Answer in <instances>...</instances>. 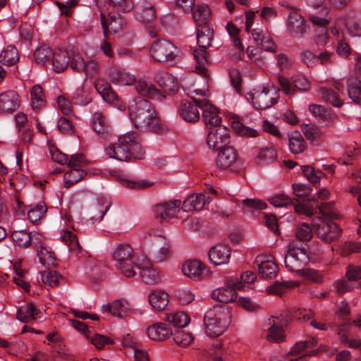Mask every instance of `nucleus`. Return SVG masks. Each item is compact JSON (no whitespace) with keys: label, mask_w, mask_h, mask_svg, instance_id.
I'll return each mask as SVG.
<instances>
[{"label":"nucleus","mask_w":361,"mask_h":361,"mask_svg":"<svg viewBox=\"0 0 361 361\" xmlns=\"http://www.w3.org/2000/svg\"><path fill=\"white\" fill-rule=\"evenodd\" d=\"M40 315L41 311L31 302L20 307L17 312V318L25 323L40 318Z\"/></svg>","instance_id":"obj_28"},{"label":"nucleus","mask_w":361,"mask_h":361,"mask_svg":"<svg viewBox=\"0 0 361 361\" xmlns=\"http://www.w3.org/2000/svg\"><path fill=\"white\" fill-rule=\"evenodd\" d=\"M47 211V206L44 202H39L27 212V217L32 224L37 223Z\"/></svg>","instance_id":"obj_45"},{"label":"nucleus","mask_w":361,"mask_h":361,"mask_svg":"<svg viewBox=\"0 0 361 361\" xmlns=\"http://www.w3.org/2000/svg\"><path fill=\"white\" fill-rule=\"evenodd\" d=\"M51 59L54 71L56 73L63 72L68 66L69 54L66 50L61 49L56 50L53 52Z\"/></svg>","instance_id":"obj_30"},{"label":"nucleus","mask_w":361,"mask_h":361,"mask_svg":"<svg viewBox=\"0 0 361 361\" xmlns=\"http://www.w3.org/2000/svg\"><path fill=\"white\" fill-rule=\"evenodd\" d=\"M176 298L182 305H187L195 300L194 293L188 288H180L176 291Z\"/></svg>","instance_id":"obj_57"},{"label":"nucleus","mask_w":361,"mask_h":361,"mask_svg":"<svg viewBox=\"0 0 361 361\" xmlns=\"http://www.w3.org/2000/svg\"><path fill=\"white\" fill-rule=\"evenodd\" d=\"M19 60L18 51L13 45H8L0 54V63L7 66L15 65Z\"/></svg>","instance_id":"obj_41"},{"label":"nucleus","mask_w":361,"mask_h":361,"mask_svg":"<svg viewBox=\"0 0 361 361\" xmlns=\"http://www.w3.org/2000/svg\"><path fill=\"white\" fill-rule=\"evenodd\" d=\"M20 97L13 90H7L0 94V114H11L19 109Z\"/></svg>","instance_id":"obj_14"},{"label":"nucleus","mask_w":361,"mask_h":361,"mask_svg":"<svg viewBox=\"0 0 361 361\" xmlns=\"http://www.w3.org/2000/svg\"><path fill=\"white\" fill-rule=\"evenodd\" d=\"M180 204L181 201L179 200L157 204L153 209L154 216L161 220L172 218L179 212Z\"/></svg>","instance_id":"obj_19"},{"label":"nucleus","mask_w":361,"mask_h":361,"mask_svg":"<svg viewBox=\"0 0 361 361\" xmlns=\"http://www.w3.org/2000/svg\"><path fill=\"white\" fill-rule=\"evenodd\" d=\"M310 20L314 25L326 28L330 21L329 9L322 8L318 13L311 14Z\"/></svg>","instance_id":"obj_47"},{"label":"nucleus","mask_w":361,"mask_h":361,"mask_svg":"<svg viewBox=\"0 0 361 361\" xmlns=\"http://www.w3.org/2000/svg\"><path fill=\"white\" fill-rule=\"evenodd\" d=\"M82 72L85 73L86 78L94 80V86L105 101L113 102L117 99V94L112 90L111 85L104 79L98 78L100 73V66L97 61L94 59L87 61Z\"/></svg>","instance_id":"obj_5"},{"label":"nucleus","mask_w":361,"mask_h":361,"mask_svg":"<svg viewBox=\"0 0 361 361\" xmlns=\"http://www.w3.org/2000/svg\"><path fill=\"white\" fill-rule=\"evenodd\" d=\"M317 343V341L314 338H312L309 341L298 342L292 348L290 355H298L303 353L305 350L314 347Z\"/></svg>","instance_id":"obj_58"},{"label":"nucleus","mask_w":361,"mask_h":361,"mask_svg":"<svg viewBox=\"0 0 361 361\" xmlns=\"http://www.w3.org/2000/svg\"><path fill=\"white\" fill-rule=\"evenodd\" d=\"M334 287L336 293L341 295L347 292L351 291L354 288L352 281H348L345 276L334 283Z\"/></svg>","instance_id":"obj_62"},{"label":"nucleus","mask_w":361,"mask_h":361,"mask_svg":"<svg viewBox=\"0 0 361 361\" xmlns=\"http://www.w3.org/2000/svg\"><path fill=\"white\" fill-rule=\"evenodd\" d=\"M231 309L225 305H216L209 310L204 322L206 334L210 337H216L224 334L231 322Z\"/></svg>","instance_id":"obj_3"},{"label":"nucleus","mask_w":361,"mask_h":361,"mask_svg":"<svg viewBox=\"0 0 361 361\" xmlns=\"http://www.w3.org/2000/svg\"><path fill=\"white\" fill-rule=\"evenodd\" d=\"M109 78L114 85H131L135 82V76L124 68L113 67L109 70Z\"/></svg>","instance_id":"obj_20"},{"label":"nucleus","mask_w":361,"mask_h":361,"mask_svg":"<svg viewBox=\"0 0 361 361\" xmlns=\"http://www.w3.org/2000/svg\"><path fill=\"white\" fill-rule=\"evenodd\" d=\"M231 126L235 133L241 136L255 137L259 135L257 130L245 126L239 121H233Z\"/></svg>","instance_id":"obj_49"},{"label":"nucleus","mask_w":361,"mask_h":361,"mask_svg":"<svg viewBox=\"0 0 361 361\" xmlns=\"http://www.w3.org/2000/svg\"><path fill=\"white\" fill-rule=\"evenodd\" d=\"M136 17L142 22H152L156 17L154 6L149 1H143L142 4L137 6Z\"/></svg>","instance_id":"obj_31"},{"label":"nucleus","mask_w":361,"mask_h":361,"mask_svg":"<svg viewBox=\"0 0 361 361\" xmlns=\"http://www.w3.org/2000/svg\"><path fill=\"white\" fill-rule=\"evenodd\" d=\"M278 99L276 90L264 87L254 89L247 94V99L257 109H268L276 104Z\"/></svg>","instance_id":"obj_7"},{"label":"nucleus","mask_w":361,"mask_h":361,"mask_svg":"<svg viewBox=\"0 0 361 361\" xmlns=\"http://www.w3.org/2000/svg\"><path fill=\"white\" fill-rule=\"evenodd\" d=\"M288 146L293 154L302 153L306 149V143L301 134L298 132L292 133L288 135Z\"/></svg>","instance_id":"obj_37"},{"label":"nucleus","mask_w":361,"mask_h":361,"mask_svg":"<svg viewBox=\"0 0 361 361\" xmlns=\"http://www.w3.org/2000/svg\"><path fill=\"white\" fill-rule=\"evenodd\" d=\"M41 277L43 283L51 287L57 286L61 279V276L55 271H44L42 272Z\"/></svg>","instance_id":"obj_59"},{"label":"nucleus","mask_w":361,"mask_h":361,"mask_svg":"<svg viewBox=\"0 0 361 361\" xmlns=\"http://www.w3.org/2000/svg\"><path fill=\"white\" fill-rule=\"evenodd\" d=\"M319 92L322 98L333 106L336 107H341L343 105V101L333 90L321 87L319 89Z\"/></svg>","instance_id":"obj_52"},{"label":"nucleus","mask_w":361,"mask_h":361,"mask_svg":"<svg viewBox=\"0 0 361 361\" xmlns=\"http://www.w3.org/2000/svg\"><path fill=\"white\" fill-rule=\"evenodd\" d=\"M213 30L209 25L197 27V42L200 48L207 49L211 46Z\"/></svg>","instance_id":"obj_34"},{"label":"nucleus","mask_w":361,"mask_h":361,"mask_svg":"<svg viewBox=\"0 0 361 361\" xmlns=\"http://www.w3.org/2000/svg\"><path fill=\"white\" fill-rule=\"evenodd\" d=\"M87 173L85 169L81 168H69L63 176L64 186L69 188L75 183L82 180Z\"/></svg>","instance_id":"obj_38"},{"label":"nucleus","mask_w":361,"mask_h":361,"mask_svg":"<svg viewBox=\"0 0 361 361\" xmlns=\"http://www.w3.org/2000/svg\"><path fill=\"white\" fill-rule=\"evenodd\" d=\"M195 93V95L203 97L205 94V91L203 90L195 89L191 92H188V94L191 97L195 103H197L198 107L202 111V116L204 123L209 128H213L218 126H221V117L219 116L218 109L214 106L210 102L205 99L196 98L195 95L192 94Z\"/></svg>","instance_id":"obj_6"},{"label":"nucleus","mask_w":361,"mask_h":361,"mask_svg":"<svg viewBox=\"0 0 361 361\" xmlns=\"http://www.w3.org/2000/svg\"><path fill=\"white\" fill-rule=\"evenodd\" d=\"M193 55L197 63L195 66V72L202 77H208V70L206 66L208 64L209 61L206 49L200 48L195 49L193 51Z\"/></svg>","instance_id":"obj_32"},{"label":"nucleus","mask_w":361,"mask_h":361,"mask_svg":"<svg viewBox=\"0 0 361 361\" xmlns=\"http://www.w3.org/2000/svg\"><path fill=\"white\" fill-rule=\"evenodd\" d=\"M192 18L196 23V25L202 26L203 25H208L207 21L210 16V9L206 4H197L192 10Z\"/></svg>","instance_id":"obj_40"},{"label":"nucleus","mask_w":361,"mask_h":361,"mask_svg":"<svg viewBox=\"0 0 361 361\" xmlns=\"http://www.w3.org/2000/svg\"><path fill=\"white\" fill-rule=\"evenodd\" d=\"M208 255L211 262L214 265H222L229 262L231 250L226 245H218L212 247Z\"/></svg>","instance_id":"obj_24"},{"label":"nucleus","mask_w":361,"mask_h":361,"mask_svg":"<svg viewBox=\"0 0 361 361\" xmlns=\"http://www.w3.org/2000/svg\"><path fill=\"white\" fill-rule=\"evenodd\" d=\"M140 278L142 281L149 285H154L161 281V276L159 271L152 267V266L147 263L145 267H140Z\"/></svg>","instance_id":"obj_35"},{"label":"nucleus","mask_w":361,"mask_h":361,"mask_svg":"<svg viewBox=\"0 0 361 361\" xmlns=\"http://www.w3.org/2000/svg\"><path fill=\"white\" fill-rule=\"evenodd\" d=\"M111 204L109 202H104L103 204H97L94 208L92 211V216H91V219L93 223L100 222L108 209H109Z\"/></svg>","instance_id":"obj_60"},{"label":"nucleus","mask_w":361,"mask_h":361,"mask_svg":"<svg viewBox=\"0 0 361 361\" xmlns=\"http://www.w3.org/2000/svg\"><path fill=\"white\" fill-rule=\"evenodd\" d=\"M197 107V103L193 104L188 101L183 100L178 109L179 114L187 122H196L200 119Z\"/></svg>","instance_id":"obj_25"},{"label":"nucleus","mask_w":361,"mask_h":361,"mask_svg":"<svg viewBox=\"0 0 361 361\" xmlns=\"http://www.w3.org/2000/svg\"><path fill=\"white\" fill-rule=\"evenodd\" d=\"M173 338L175 343L183 347L189 345L193 341L192 335L183 330H178L173 334Z\"/></svg>","instance_id":"obj_54"},{"label":"nucleus","mask_w":361,"mask_h":361,"mask_svg":"<svg viewBox=\"0 0 361 361\" xmlns=\"http://www.w3.org/2000/svg\"><path fill=\"white\" fill-rule=\"evenodd\" d=\"M241 283L234 284V287L226 286L215 289L212 294V298L221 302L228 303L232 302L237 298L235 289L243 288Z\"/></svg>","instance_id":"obj_21"},{"label":"nucleus","mask_w":361,"mask_h":361,"mask_svg":"<svg viewBox=\"0 0 361 361\" xmlns=\"http://www.w3.org/2000/svg\"><path fill=\"white\" fill-rule=\"evenodd\" d=\"M104 312H110L112 315L118 317H123L127 315L130 310V305L127 300L119 299L102 306Z\"/></svg>","instance_id":"obj_26"},{"label":"nucleus","mask_w":361,"mask_h":361,"mask_svg":"<svg viewBox=\"0 0 361 361\" xmlns=\"http://www.w3.org/2000/svg\"><path fill=\"white\" fill-rule=\"evenodd\" d=\"M157 82L166 92H173L177 91L178 88L176 79L169 73H164L161 76Z\"/></svg>","instance_id":"obj_48"},{"label":"nucleus","mask_w":361,"mask_h":361,"mask_svg":"<svg viewBox=\"0 0 361 361\" xmlns=\"http://www.w3.org/2000/svg\"><path fill=\"white\" fill-rule=\"evenodd\" d=\"M317 235L326 243H331L338 239L342 233L341 228L333 221H326L319 219L318 223L314 224Z\"/></svg>","instance_id":"obj_11"},{"label":"nucleus","mask_w":361,"mask_h":361,"mask_svg":"<svg viewBox=\"0 0 361 361\" xmlns=\"http://www.w3.org/2000/svg\"><path fill=\"white\" fill-rule=\"evenodd\" d=\"M91 126L97 133L100 135L107 134L110 130V125L106 118L100 111H97L92 115Z\"/></svg>","instance_id":"obj_33"},{"label":"nucleus","mask_w":361,"mask_h":361,"mask_svg":"<svg viewBox=\"0 0 361 361\" xmlns=\"http://www.w3.org/2000/svg\"><path fill=\"white\" fill-rule=\"evenodd\" d=\"M295 235L300 240H310L312 238V228L309 224H302L298 228Z\"/></svg>","instance_id":"obj_64"},{"label":"nucleus","mask_w":361,"mask_h":361,"mask_svg":"<svg viewBox=\"0 0 361 361\" xmlns=\"http://www.w3.org/2000/svg\"><path fill=\"white\" fill-rule=\"evenodd\" d=\"M238 160L237 151L232 147H224L218 152L216 167L220 171L231 169Z\"/></svg>","instance_id":"obj_15"},{"label":"nucleus","mask_w":361,"mask_h":361,"mask_svg":"<svg viewBox=\"0 0 361 361\" xmlns=\"http://www.w3.org/2000/svg\"><path fill=\"white\" fill-rule=\"evenodd\" d=\"M207 200L202 193L192 194L184 200L182 208L185 212L200 211Z\"/></svg>","instance_id":"obj_27"},{"label":"nucleus","mask_w":361,"mask_h":361,"mask_svg":"<svg viewBox=\"0 0 361 361\" xmlns=\"http://www.w3.org/2000/svg\"><path fill=\"white\" fill-rule=\"evenodd\" d=\"M299 274L305 279L314 283H322L324 281V276L322 273L318 270L303 269Z\"/></svg>","instance_id":"obj_56"},{"label":"nucleus","mask_w":361,"mask_h":361,"mask_svg":"<svg viewBox=\"0 0 361 361\" xmlns=\"http://www.w3.org/2000/svg\"><path fill=\"white\" fill-rule=\"evenodd\" d=\"M204 269V264L197 259L188 260L182 267V271L184 275L195 281L202 279Z\"/></svg>","instance_id":"obj_22"},{"label":"nucleus","mask_w":361,"mask_h":361,"mask_svg":"<svg viewBox=\"0 0 361 361\" xmlns=\"http://www.w3.org/2000/svg\"><path fill=\"white\" fill-rule=\"evenodd\" d=\"M166 320L173 326L180 328L187 326L190 322L188 315L183 312L169 314L166 316Z\"/></svg>","instance_id":"obj_46"},{"label":"nucleus","mask_w":361,"mask_h":361,"mask_svg":"<svg viewBox=\"0 0 361 361\" xmlns=\"http://www.w3.org/2000/svg\"><path fill=\"white\" fill-rule=\"evenodd\" d=\"M298 286V283L295 281H276L274 284L270 286L268 292L271 294L279 295L286 293L288 290Z\"/></svg>","instance_id":"obj_44"},{"label":"nucleus","mask_w":361,"mask_h":361,"mask_svg":"<svg viewBox=\"0 0 361 361\" xmlns=\"http://www.w3.org/2000/svg\"><path fill=\"white\" fill-rule=\"evenodd\" d=\"M52 54V50L49 47L43 45L35 50L34 58L37 63L46 66L50 63Z\"/></svg>","instance_id":"obj_43"},{"label":"nucleus","mask_w":361,"mask_h":361,"mask_svg":"<svg viewBox=\"0 0 361 361\" xmlns=\"http://www.w3.org/2000/svg\"><path fill=\"white\" fill-rule=\"evenodd\" d=\"M273 324L269 329L267 334V339L273 342H281L285 338L284 331L283 326L287 325L289 322L287 314H282L280 316L272 317Z\"/></svg>","instance_id":"obj_16"},{"label":"nucleus","mask_w":361,"mask_h":361,"mask_svg":"<svg viewBox=\"0 0 361 361\" xmlns=\"http://www.w3.org/2000/svg\"><path fill=\"white\" fill-rule=\"evenodd\" d=\"M100 17L104 36L106 38H108L110 33L121 35L128 27L127 20L120 15L111 16L106 18L105 15L101 13Z\"/></svg>","instance_id":"obj_12"},{"label":"nucleus","mask_w":361,"mask_h":361,"mask_svg":"<svg viewBox=\"0 0 361 361\" xmlns=\"http://www.w3.org/2000/svg\"><path fill=\"white\" fill-rule=\"evenodd\" d=\"M44 104L42 88L35 85L31 90V105L33 109L38 110Z\"/></svg>","instance_id":"obj_50"},{"label":"nucleus","mask_w":361,"mask_h":361,"mask_svg":"<svg viewBox=\"0 0 361 361\" xmlns=\"http://www.w3.org/2000/svg\"><path fill=\"white\" fill-rule=\"evenodd\" d=\"M128 111L135 127L161 134L167 131L152 104L147 99L137 97L130 101Z\"/></svg>","instance_id":"obj_1"},{"label":"nucleus","mask_w":361,"mask_h":361,"mask_svg":"<svg viewBox=\"0 0 361 361\" xmlns=\"http://www.w3.org/2000/svg\"><path fill=\"white\" fill-rule=\"evenodd\" d=\"M61 239L69 248V250L78 254L81 252L82 247L78 242L76 235L71 231L62 230Z\"/></svg>","instance_id":"obj_39"},{"label":"nucleus","mask_w":361,"mask_h":361,"mask_svg":"<svg viewBox=\"0 0 361 361\" xmlns=\"http://www.w3.org/2000/svg\"><path fill=\"white\" fill-rule=\"evenodd\" d=\"M49 149L53 161L62 165L68 163V157L59 151L55 145H49Z\"/></svg>","instance_id":"obj_63"},{"label":"nucleus","mask_w":361,"mask_h":361,"mask_svg":"<svg viewBox=\"0 0 361 361\" xmlns=\"http://www.w3.org/2000/svg\"><path fill=\"white\" fill-rule=\"evenodd\" d=\"M85 63L86 61L80 53L73 51L71 56H69L68 66L73 71L81 73Z\"/></svg>","instance_id":"obj_53"},{"label":"nucleus","mask_w":361,"mask_h":361,"mask_svg":"<svg viewBox=\"0 0 361 361\" xmlns=\"http://www.w3.org/2000/svg\"><path fill=\"white\" fill-rule=\"evenodd\" d=\"M255 264L257 267L259 274L264 279L274 278L278 272V266L273 261L271 257L267 255L257 256Z\"/></svg>","instance_id":"obj_17"},{"label":"nucleus","mask_w":361,"mask_h":361,"mask_svg":"<svg viewBox=\"0 0 361 361\" xmlns=\"http://www.w3.org/2000/svg\"><path fill=\"white\" fill-rule=\"evenodd\" d=\"M106 154L121 161L142 159L145 152L135 133H128L118 137L116 142L109 144L106 148Z\"/></svg>","instance_id":"obj_2"},{"label":"nucleus","mask_w":361,"mask_h":361,"mask_svg":"<svg viewBox=\"0 0 361 361\" xmlns=\"http://www.w3.org/2000/svg\"><path fill=\"white\" fill-rule=\"evenodd\" d=\"M37 256L41 264L47 267L56 266V259L54 254L45 247L40 246L37 249Z\"/></svg>","instance_id":"obj_42"},{"label":"nucleus","mask_w":361,"mask_h":361,"mask_svg":"<svg viewBox=\"0 0 361 361\" xmlns=\"http://www.w3.org/2000/svg\"><path fill=\"white\" fill-rule=\"evenodd\" d=\"M152 57L158 62L173 61L178 54V48L165 39L154 41L150 48Z\"/></svg>","instance_id":"obj_10"},{"label":"nucleus","mask_w":361,"mask_h":361,"mask_svg":"<svg viewBox=\"0 0 361 361\" xmlns=\"http://www.w3.org/2000/svg\"><path fill=\"white\" fill-rule=\"evenodd\" d=\"M111 256L114 262V266L126 277H132L135 275L134 269L135 255L130 245L120 243L111 250Z\"/></svg>","instance_id":"obj_4"},{"label":"nucleus","mask_w":361,"mask_h":361,"mask_svg":"<svg viewBox=\"0 0 361 361\" xmlns=\"http://www.w3.org/2000/svg\"><path fill=\"white\" fill-rule=\"evenodd\" d=\"M87 338L97 350H102L105 347V345H110L113 343L111 339L109 338L104 335L93 334L92 332L90 334V336L87 337Z\"/></svg>","instance_id":"obj_55"},{"label":"nucleus","mask_w":361,"mask_h":361,"mask_svg":"<svg viewBox=\"0 0 361 361\" xmlns=\"http://www.w3.org/2000/svg\"><path fill=\"white\" fill-rule=\"evenodd\" d=\"M148 299L154 310H162L168 305L169 295L164 290L156 289L149 293Z\"/></svg>","instance_id":"obj_29"},{"label":"nucleus","mask_w":361,"mask_h":361,"mask_svg":"<svg viewBox=\"0 0 361 361\" xmlns=\"http://www.w3.org/2000/svg\"><path fill=\"white\" fill-rule=\"evenodd\" d=\"M309 261V255L305 248L298 247L293 243L288 245L284 262L289 271L300 273Z\"/></svg>","instance_id":"obj_9"},{"label":"nucleus","mask_w":361,"mask_h":361,"mask_svg":"<svg viewBox=\"0 0 361 361\" xmlns=\"http://www.w3.org/2000/svg\"><path fill=\"white\" fill-rule=\"evenodd\" d=\"M361 80L357 76H350L347 80L349 97L358 104H361Z\"/></svg>","instance_id":"obj_36"},{"label":"nucleus","mask_w":361,"mask_h":361,"mask_svg":"<svg viewBox=\"0 0 361 361\" xmlns=\"http://www.w3.org/2000/svg\"><path fill=\"white\" fill-rule=\"evenodd\" d=\"M148 337L156 341H162L171 336L172 331L166 323L157 322L147 329Z\"/></svg>","instance_id":"obj_23"},{"label":"nucleus","mask_w":361,"mask_h":361,"mask_svg":"<svg viewBox=\"0 0 361 361\" xmlns=\"http://www.w3.org/2000/svg\"><path fill=\"white\" fill-rule=\"evenodd\" d=\"M11 238L16 245L21 247H27L31 244V235L25 230L15 231L11 234Z\"/></svg>","instance_id":"obj_51"},{"label":"nucleus","mask_w":361,"mask_h":361,"mask_svg":"<svg viewBox=\"0 0 361 361\" xmlns=\"http://www.w3.org/2000/svg\"><path fill=\"white\" fill-rule=\"evenodd\" d=\"M134 84L137 92L142 96L159 102L165 99V96L151 82L140 79Z\"/></svg>","instance_id":"obj_18"},{"label":"nucleus","mask_w":361,"mask_h":361,"mask_svg":"<svg viewBox=\"0 0 361 361\" xmlns=\"http://www.w3.org/2000/svg\"><path fill=\"white\" fill-rule=\"evenodd\" d=\"M302 130L305 137L311 141L317 140L322 135V132L313 125H303Z\"/></svg>","instance_id":"obj_61"},{"label":"nucleus","mask_w":361,"mask_h":361,"mask_svg":"<svg viewBox=\"0 0 361 361\" xmlns=\"http://www.w3.org/2000/svg\"><path fill=\"white\" fill-rule=\"evenodd\" d=\"M281 6L288 11L287 29L290 35L302 37L307 32L308 26L299 9L286 1L283 2Z\"/></svg>","instance_id":"obj_8"},{"label":"nucleus","mask_w":361,"mask_h":361,"mask_svg":"<svg viewBox=\"0 0 361 361\" xmlns=\"http://www.w3.org/2000/svg\"><path fill=\"white\" fill-rule=\"evenodd\" d=\"M230 140L229 130L224 126L210 128L207 137V145L209 149H222Z\"/></svg>","instance_id":"obj_13"}]
</instances>
